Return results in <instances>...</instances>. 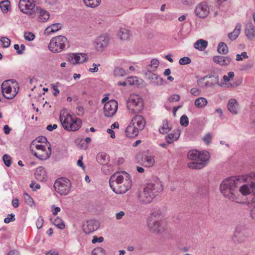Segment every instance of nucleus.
<instances>
[{
  "label": "nucleus",
  "instance_id": "23",
  "mask_svg": "<svg viewBox=\"0 0 255 255\" xmlns=\"http://www.w3.org/2000/svg\"><path fill=\"white\" fill-rule=\"evenodd\" d=\"M213 60L215 63L221 66H227L230 63L231 59L229 56L218 55L214 56Z\"/></svg>",
  "mask_w": 255,
  "mask_h": 255
},
{
  "label": "nucleus",
  "instance_id": "20",
  "mask_svg": "<svg viewBox=\"0 0 255 255\" xmlns=\"http://www.w3.org/2000/svg\"><path fill=\"white\" fill-rule=\"evenodd\" d=\"M130 124L134 126L139 130H142L145 127V121L141 115H136L132 119Z\"/></svg>",
  "mask_w": 255,
  "mask_h": 255
},
{
  "label": "nucleus",
  "instance_id": "40",
  "mask_svg": "<svg viewBox=\"0 0 255 255\" xmlns=\"http://www.w3.org/2000/svg\"><path fill=\"white\" fill-rule=\"evenodd\" d=\"M199 153L200 152L197 150H191L188 152L187 155L190 159L197 161Z\"/></svg>",
  "mask_w": 255,
  "mask_h": 255
},
{
  "label": "nucleus",
  "instance_id": "48",
  "mask_svg": "<svg viewBox=\"0 0 255 255\" xmlns=\"http://www.w3.org/2000/svg\"><path fill=\"white\" fill-rule=\"evenodd\" d=\"M0 41L2 43V46L4 48H7L10 46V40L6 37H1Z\"/></svg>",
  "mask_w": 255,
  "mask_h": 255
},
{
  "label": "nucleus",
  "instance_id": "60",
  "mask_svg": "<svg viewBox=\"0 0 255 255\" xmlns=\"http://www.w3.org/2000/svg\"><path fill=\"white\" fill-rule=\"evenodd\" d=\"M104 241V238L102 237H100L99 238L97 237L96 236H94L93 237V239L92 241V243L93 244H95L96 243H102Z\"/></svg>",
  "mask_w": 255,
  "mask_h": 255
},
{
  "label": "nucleus",
  "instance_id": "35",
  "mask_svg": "<svg viewBox=\"0 0 255 255\" xmlns=\"http://www.w3.org/2000/svg\"><path fill=\"white\" fill-rule=\"evenodd\" d=\"M11 87L6 88L4 90L2 91L3 96L7 99H12L16 95L15 94H11Z\"/></svg>",
  "mask_w": 255,
  "mask_h": 255
},
{
  "label": "nucleus",
  "instance_id": "58",
  "mask_svg": "<svg viewBox=\"0 0 255 255\" xmlns=\"http://www.w3.org/2000/svg\"><path fill=\"white\" fill-rule=\"evenodd\" d=\"M44 223V220L42 217L40 216L39 217V218L37 219L36 225V227L38 229H40L42 228Z\"/></svg>",
  "mask_w": 255,
  "mask_h": 255
},
{
  "label": "nucleus",
  "instance_id": "37",
  "mask_svg": "<svg viewBox=\"0 0 255 255\" xmlns=\"http://www.w3.org/2000/svg\"><path fill=\"white\" fill-rule=\"evenodd\" d=\"M118 35L121 39L126 40L129 36V31L128 29L122 28L118 32Z\"/></svg>",
  "mask_w": 255,
  "mask_h": 255
},
{
  "label": "nucleus",
  "instance_id": "14",
  "mask_svg": "<svg viewBox=\"0 0 255 255\" xmlns=\"http://www.w3.org/2000/svg\"><path fill=\"white\" fill-rule=\"evenodd\" d=\"M246 227L244 225H238L234 233L232 240L235 243H243L245 240Z\"/></svg>",
  "mask_w": 255,
  "mask_h": 255
},
{
  "label": "nucleus",
  "instance_id": "59",
  "mask_svg": "<svg viewBox=\"0 0 255 255\" xmlns=\"http://www.w3.org/2000/svg\"><path fill=\"white\" fill-rule=\"evenodd\" d=\"M29 186L33 191H35L36 190L39 189L40 188V185L38 184H36V183L34 181L31 182Z\"/></svg>",
  "mask_w": 255,
  "mask_h": 255
},
{
  "label": "nucleus",
  "instance_id": "1",
  "mask_svg": "<svg viewBox=\"0 0 255 255\" xmlns=\"http://www.w3.org/2000/svg\"><path fill=\"white\" fill-rule=\"evenodd\" d=\"M240 182L239 177H229L224 180L220 185L222 194L231 201L239 204H243L240 195H236L235 192Z\"/></svg>",
  "mask_w": 255,
  "mask_h": 255
},
{
  "label": "nucleus",
  "instance_id": "61",
  "mask_svg": "<svg viewBox=\"0 0 255 255\" xmlns=\"http://www.w3.org/2000/svg\"><path fill=\"white\" fill-rule=\"evenodd\" d=\"M38 142L45 143L47 144V139L45 136H39L36 138Z\"/></svg>",
  "mask_w": 255,
  "mask_h": 255
},
{
  "label": "nucleus",
  "instance_id": "6",
  "mask_svg": "<svg viewBox=\"0 0 255 255\" xmlns=\"http://www.w3.org/2000/svg\"><path fill=\"white\" fill-rule=\"evenodd\" d=\"M210 158V154L208 151L200 152L197 161L188 163V167L191 169H200L206 164V162Z\"/></svg>",
  "mask_w": 255,
  "mask_h": 255
},
{
  "label": "nucleus",
  "instance_id": "15",
  "mask_svg": "<svg viewBox=\"0 0 255 255\" xmlns=\"http://www.w3.org/2000/svg\"><path fill=\"white\" fill-rule=\"evenodd\" d=\"M153 71L148 69L147 71H144L145 77L149 80L155 85H161L164 82V80L159 75L152 73Z\"/></svg>",
  "mask_w": 255,
  "mask_h": 255
},
{
  "label": "nucleus",
  "instance_id": "17",
  "mask_svg": "<svg viewBox=\"0 0 255 255\" xmlns=\"http://www.w3.org/2000/svg\"><path fill=\"white\" fill-rule=\"evenodd\" d=\"M195 12L199 17L205 18L209 13V7L206 2H201L196 6Z\"/></svg>",
  "mask_w": 255,
  "mask_h": 255
},
{
  "label": "nucleus",
  "instance_id": "27",
  "mask_svg": "<svg viewBox=\"0 0 255 255\" xmlns=\"http://www.w3.org/2000/svg\"><path fill=\"white\" fill-rule=\"evenodd\" d=\"M35 12L39 13L38 18L40 22H45L49 18V12L46 10L42 9L40 7H36Z\"/></svg>",
  "mask_w": 255,
  "mask_h": 255
},
{
  "label": "nucleus",
  "instance_id": "4",
  "mask_svg": "<svg viewBox=\"0 0 255 255\" xmlns=\"http://www.w3.org/2000/svg\"><path fill=\"white\" fill-rule=\"evenodd\" d=\"M68 43V40L65 36L59 35L51 39L48 48L52 52L59 53L64 50Z\"/></svg>",
  "mask_w": 255,
  "mask_h": 255
},
{
  "label": "nucleus",
  "instance_id": "5",
  "mask_svg": "<svg viewBox=\"0 0 255 255\" xmlns=\"http://www.w3.org/2000/svg\"><path fill=\"white\" fill-rule=\"evenodd\" d=\"M54 188L57 193L60 195H67L71 188L70 180L64 177L58 178L54 184Z\"/></svg>",
  "mask_w": 255,
  "mask_h": 255
},
{
  "label": "nucleus",
  "instance_id": "32",
  "mask_svg": "<svg viewBox=\"0 0 255 255\" xmlns=\"http://www.w3.org/2000/svg\"><path fill=\"white\" fill-rule=\"evenodd\" d=\"M208 42L203 39L197 40L194 44L195 48L200 51L204 50L207 46Z\"/></svg>",
  "mask_w": 255,
  "mask_h": 255
},
{
  "label": "nucleus",
  "instance_id": "29",
  "mask_svg": "<svg viewBox=\"0 0 255 255\" xmlns=\"http://www.w3.org/2000/svg\"><path fill=\"white\" fill-rule=\"evenodd\" d=\"M62 27V24L60 23L52 24L45 29V33L49 35L51 33L56 32L61 29Z\"/></svg>",
  "mask_w": 255,
  "mask_h": 255
},
{
  "label": "nucleus",
  "instance_id": "41",
  "mask_svg": "<svg viewBox=\"0 0 255 255\" xmlns=\"http://www.w3.org/2000/svg\"><path fill=\"white\" fill-rule=\"evenodd\" d=\"M171 130V128L169 127L168 122L167 120L163 121L162 127L161 129H159L160 133L162 134H165Z\"/></svg>",
  "mask_w": 255,
  "mask_h": 255
},
{
  "label": "nucleus",
  "instance_id": "54",
  "mask_svg": "<svg viewBox=\"0 0 255 255\" xmlns=\"http://www.w3.org/2000/svg\"><path fill=\"white\" fill-rule=\"evenodd\" d=\"M212 138V134L210 133H208L205 136H204L203 140L208 145L210 143Z\"/></svg>",
  "mask_w": 255,
  "mask_h": 255
},
{
  "label": "nucleus",
  "instance_id": "57",
  "mask_svg": "<svg viewBox=\"0 0 255 255\" xmlns=\"http://www.w3.org/2000/svg\"><path fill=\"white\" fill-rule=\"evenodd\" d=\"M235 76L233 72H230L228 74V76L224 75L223 76V80L225 82H228L231 79L233 78Z\"/></svg>",
  "mask_w": 255,
  "mask_h": 255
},
{
  "label": "nucleus",
  "instance_id": "33",
  "mask_svg": "<svg viewBox=\"0 0 255 255\" xmlns=\"http://www.w3.org/2000/svg\"><path fill=\"white\" fill-rule=\"evenodd\" d=\"M208 103L207 100L204 97H200L195 101V105L198 108H202L206 106Z\"/></svg>",
  "mask_w": 255,
  "mask_h": 255
},
{
  "label": "nucleus",
  "instance_id": "3",
  "mask_svg": "<svg viewBox=\"0 0 255 255\" xmlns=\"http://www.w3.org/2000/svg\"><path fill=\"white\" fill-rule=\"evenodd\" d=\"M59 119L63 128L66 130L76 131L81 127L82 121L80 119H73L71 115L65 111L61 112Z\"/></svg>",
  "mask_w": 255,
  "mask_h": 255
},
{
  "label": "nucleus",
  "instance_id": "19",
  "mask_svg": "<svg viewBox=\"0 0 255 255\" xmlns=\"http://www.w3.org/2000/svg\"><path fill=\"white\" fill-rule=\"evenodd\" d=\"M68 60L73 64L82 63L87 60L86 54L83 53H71L69 55Z\"/></svg>",
  "mask_w": 255,
  "mask_h": 255
},
{
  "label": "nucleus",
  "instance_id": "55",
  "mask_svg": "<svg viewBox=\"0 0 255 255\" xmlns=\"http://www.w3.org/2000/svg\"><path fill=\"white\" fill-rule=\"evenodd\" d=\"M15 220L14 215L10 214L7 215V217L4 219L5 223L8 224L11 221H14Z\"/></svg>",
  "mask_w": 255,
  "mask_h": 255
},
{
  "label": "nucleus",
  "instance_id": "38",
  "mask_svg": "<svg viewBox=\"0 0 255 255\" xmlns=\"http://www.w3.org/2000/svg\"><path fill=\"white\" fill-rule=\"evenodd\" d=\"M114 75L115 77H124L127 75L126 71L120 67H115L114 70Z\"/></svg>",
  "mask_w": 255,
  "mask_h": 255
},
{
  "label": "nucleus",
  "instance_id": "44",
  "mask_svg": "<svg viewBox=\"0 0 255 255\" xmlns=\"http://www.w3.org/2000/svg\"><path fill=\"white\" fill-rule=\"evenodd\" d=\"M10 3L8 0H3L0 2V7L4 12H6L9 8Z\"/></svg>",
  "mask_w": 255,
  "mask_h": 255
},
{
  "label": "nucleus",
  "instance_id": "63",
  "mask_svg": "<svg viewBox=\"0 0 255 255\" xmlns=\"http://www.w3.org/2000/svg\"><path fill=\"white\" fill-rule=\"evenodd\" d=\"M191 94L195 96L200 95V92L198 89L196 88H193L190 90Z\"/></svg>",
  "mask_w": 255,
  "mask_h": 255
},
{
  "label": "nucleus",
  "instance_id": "31",
  "mask_svg": "<svg viewBox=\"0 0 255 255\" xmlns=\"http://www.w3.org/2000/svg\"><path fill=\"white\" fill-rule=\"evenodd\" d=\"M241 25L239 23L236 26L233 32L228 34V37L231 40H235L239 36L241 32Z\"/></svg>",
  "mask_w": 255,
  "mask_h": 255
},
{
  "label": "nucleus",
  "instance_id": "47",
  "mask_svg": "<svg viewBox=\"0 0 255 255\" xmlns=\"http://www.w3.org/2000/svg\"><path fill=\"white\" fill-rule=\"evenodd\" d=\"M180 124L182 126L186 127L189 125V120L186 115L182 116L180 120Z\"/></svg>",
  "mask_w": 255,
  "mask_h": 255
},
{
  "label": "nucleus",
  "instance_id": "50",
  "mask_svg": "<svg viewBox=\"0 0 255 255\" xmlns=\"http://www.w3.org/2000/svg\"><path fill=\"white\" fill-rule=\"evenodd\" d=\"M10 82H11V83L13 84L15 83V81L12 79L4 81L1 84V90L3 91L6 88L11 87V85L9 84Z\"/></svg>",
  "mask_w": 255,
  "mask_h": 255
},
{
  "label": "nucleus",
  "instance_id": "13",
  "mask_svg": "<svg viewBox=\"0 0 255 255\" xmlns=\"http://www.w3.org/2000/svg\"><path fill=\"white\" fill-rule=\"evenodd\" d=\"M118 106V102L115 100H111L107 102L104 107L105 117L108 118L113 117L117 111Z\"/></svg>",
  "mask_w": 255,
  "mask_h": 255
},
{
  "label": "nucleus",
  "instance_id": "26",
  "mask_svg": "<svg viewBox=\"0 0 255 255\" xmlns=\"http://www.w3.org/2000/svg\"><path fill=\"white\" fill-rule=\"evenodd\" d=\"M139 131L134 126L130 124L127 128L125 132L127 136L134 137L138 135Z\"/></svg>",
  "mask_w": 255,
  "mask_h": 255
},
{
  "label": "nucleus",
  "instance_id": "51",
  "mask_svg": "<svg viewBox=\"0 0 255 255\" xmlns=\"http://www.w3.org/2000/svg\"><path fill=\"white\" fill-rule=\"evenodd\" d=\"M92 255H105V251L102 248H96L92 251Z\"/></svg>",
  "mask_w": 255,
  "mask_h": 255
},
{
  "label": "nucleus",
  "instance_id": "62",
  "mask_svg": "<svg viewBox=\"0 0 255 255\" xmlns=\"http://www.w3.org/2000/svg\"><path fill=\"white\" fill-rule=\"evenodd\" d=\"M161 215V212L159 210H158L153 212L151 214V217L150 218H153V219H155L156 218L160 216Z\"/></svg>",
  "mask_w": 255,
  "mask_h": 255
},
{
  "label": "nucleus",
  "instance_id": "30",
  "mask_svg": "<svg viewBox=\"0 0 255 255\" xmlns=\"http://www.w3.org/2000/svg\"><path fill=\"white\" fill-rule=\"evenodd\" d=\"M97 161L102 165H107L110 160L109 156L106 153H99L97 156Z\"/></svg>",
  "mask_w": 255,
  "mask_h": 255
},
{
  "label": "nucleus",
  "instance_id": "46",
  "mask_svg": "<svg viewBox=\"0 0 255 255\" xmlns=\"http://www.w3.org/2000/svg\"><path fill=\"white\" fill-rule=\"evenodd\" d=\"M24 199L26 203L29 206L32 207L34 205V201L32 198L26 193H24Z\"/></svg>",
  "mask_w": 255,
  "mask_h": 255
},
{
  "label": "nucleus",
  "instance_id": "52",
  "mask_svg": "<svg viewBox=\"0 0 255 255\" xmlns=\"http://www.w3.org/2000/svg\"><path fill=\"white\" fill-rule=\"evenodd\" d=\"M24 38L27 41H32L35 38V35L30 32H25L24 33Z\"/></svg>",
  "mask_w": 255,
  "mask_h": 255
},
{
  "label": "nucleus",
  "instance_id": "28",
  "mask_svg": "<svg viewBox=\"0 0 255 255\" xmlns=\"http://www.w3.org/2000/svg\"><path fill=\"white\" fill-rule=\"evenodd\" d=\"M34 174L35 178L40 181H43L46 177L45 170L41 166L36 169Z\"/></svg>",
  "mask_w": 255,
  "mask_h": 255
},
{
  "label": "nucleus",
  "instance_id": "64",
  "mask_svg": "<svg viewBox=\"0 0 255 255\" xmlns=\"http://www.w3.org/2000/svg\"><path fill=\"white\" fill-rule=\"evenodd\" d=\"M35 148L39 150H41L42 152L47 151L46 150V147L44 145L42 144H36L35 145Z\"/></svg>",
  "mask_w": 255,
  "mask_h": 255
},
{
  "label": "nucleus",
  "instance_id": "39",
  "mask_svg": "<svg viewBox=\"0 0 255 255\" xmlns=\"http://www.w3.org/2000/svg\"><path fill=\"white\" fill-rule=\"evenodd\" d=\"M50 220L52 222L53 224L58 228L60 229H64L65 228V224L62 219L60 218H56L53 221H52V218H51Z\"/></svg>",
  "mask_w": 255,
  "mask_h": 255
},
{
  "label": "nucleus",
  "instance_id": "42",
  "mask_svg": "<svg viewBox=\"0 0 255 255\" xmlns=\"http://www.w3.org/2000/svg\"><path fill=\"white\" fill-rule=\"evenodd\" d=\"M159 62L157 59H152L150 61V64L147 67L146 71L148 70V69H149L153 71H155L159 65Z\"/></svg>",
  "mask_w": 255,
  "mask_h": 255
},
{
  "label": "nucleus",
  "instance_id": "2",
  "mask_svg": "<svg viewBox=\"0 0 255 255\" xmlns=\"http://www.w3.org/2000/svg\"><path fill=\"white\" fill-rule=\"evenodd\" d=\"M163 189V185L159 181L147 184L143 193L139 196L140 202L144 204L150 203Z\"/></svg>",
  "mask_w": 255,
  "mask_h": 255
},
{
  "label": "nucleus",
  "instance_id": "36",
  "mask_svg": "<svg viewBox=\"0 0 255 255\" xmlns=\"http://www.w3.org/2000/svg\"><path fill=\"white\" fill-rule=\"evenodd\" d=\"M86 6L90 7L98 6L101 2V0H83Z\"/></svg>",
  "mask_w": 255,
  "mask_h": 255
},
{
  "label": "nucleus",
  "instance_id": "45",
  "mask_svg": "<svg viewBox=\"0 0 255 255\" xmlns=\"http://www.w3.org/2000/svg\"><path fill=\"white\" fill-rule=\"evenodd\" d=\"M127 84L130 86L137 85L138 84V80L136 77H129L126 79Z\"/></svg>",
  "mask_w": 255,
  "mask_h": 255
},
{
  "label": "nucleus",
  "instance_id": "53",
  "mask_svg": "<svg viewBox=\"0 0 255 255\" xmlns=\"http://www.w3.org/2000/svg\"><path fill=\"white\" fill-rule=\"evenodd\" d=\"M191 62V59L188 57H184L180 59L179 63L180 65H186Z\"/></svg>",
  "mask_w": 255,
  "mask_h": 255
},
{
  "label": "nucleus",
  "instance_id": "9",
  "mask_svg": "<svg viewBox=\"0 0 255 255\" xmlns=\"http://www.w3.org/2000/svg\"><path fill=\"white\" fill-rule=\"evenodd\" d=\"M137 163L145 167H151L155 164L154 156L151 155L138 153L136 156Z\"/></svg>",
  "mask_w": 255,
  "mask_h": 255
},
{
  "label": "nucleus",
  "instance_id": "7",
  "mask_svg": "<svg viewBox=\"0 0 255 255\" xmlns=\"http://www.w3.org/2000/svg\"><path fill=\"white\" fill-rule=\"evenodd\" d=\"M127 108L134 114L140 112L143 109V102L137 96H130L127 101Z\"/></svg>",
  "mask_w": 255,
  "mask_h": 255
},
{
  "label": "nucleus",
  "instance_id": "10",
  "mask_svg": "<svg viewBox=\"0 0 255 255\" xmlns=\"http://www.w3.org/2000/svg\"><path fill=\"white\" fill-rule=\"evenodd\" d=\"M125 175V181L121 184H119L114 187L113 191L117 194H122L125 193L131 186V181L128 174L124 172Z\"/></svg>",
  "mask_w": 255,
  "mask_h": 255
},
{
  "label": "nucleus",
  "instance_id": "24",
  "mask_svg": "<svg viewBox=\"0 0 255 255\" xmlns=\"http://www.w3.org/2000/svg\"><path fill=\"white\" fill-rule=\"evenodd\" d=\"M228 109L233 114L237 115L238 113V109L239 103L235 99H231L228 103Z\"/></svg>",
  "mask_w": 255,
  "mask_h": 255
},
{
  "label": "nucleus",
  "instance_id": "21",
  "mask_svg": "<svg viewBox=\"0 0 255 255\" xmlns=\"http://www.w3.org/2000/svg\"><path fill=\"white\" fill-rule=\"evenodd\" d=\"M109 38L107 35H102L97 37L95 41L96 47L98 50L107 46Z\"/></svg>",
  "mask_w": 255,
  "mask_h": 255
},
{
  "label": "nucleus",
  "instance_id": "43",
  "mask_svg": "<svg viewBox=\"0 0 255 255\" xmlns=\"http://www.w3.org/2000/svg\"><path fill=\"white\" fill-rule=\"evenodd\" d=\"M179 136V133L178 132H177L176 134L173 133H169L166 136V141L168 144H170L172 142V139L177 140Z\"/></svg>",
  "mask_w": 255,
  "mask_h": 255
},
{
  "label": "nucleus",
  "instance_id": "12",
  "mask_svg": "<svg viewBox=\"0 0 255 255\" xmlns=\"http://www.w3.org/2000/svg\"><path fill=\"white\" fill-rule=\"evenodd\" d=\"M147 226L150 229L155 232L162 233L165 230L166 224L164 221H159L153 218H150L148 220Z\"/></svg>",
  "mask_w": 255,
  "mask_h": 255
},
{
  "label": "nucleus",
  "instance_id": "56",
  "mask_svg": "<svg viewBox=\"0 0 255 255\" xmlns=\"http://www.w3.org/2000/svg\"><path fill=\"white\" fill-rule=\"evenodd\" d=\"M180 99V97L179 95L177 94H174L168 98V101L170 102H177L179 101Z\"/></svg>",
  "mask_w": 255,
  "mask_h": 255
},
{
  "label": "nucleus",
  "instance_id": "8",
  "mask_svg": "<svg viewBox=\"0 0 255 255\" xmlns=\"http://www.w3.org/2000/svg\"><path fill=\"white\" fill-rule=\"evenodd\" d=\"M247 181L249 185H242L240 188V192L244 195L253 192L255 195V172L250 173L247 178Z\"/></svg>",
  "mask_w": 255,
  "mask_h": 255
},
{
  "label": "nucleus",
  "instance_id": "25",
  "mask_svg": "<svg viewBox=\"0 0 255 255\" xmlns=\"http://www.w3.org/2000/svg\"><path fill=\"white\" fill-rule=\"evenodd\" d=\"M245 33L249 39L255 37V28L252 22H248L246 25Z\"/></svg>",
  "mask_w": 255,
  "mask_h": 255
},
{
  "label": "nucleus",
  "instance_id": "49",
  "mask_svg": "<svg viewBox=\"0 0 255 255\" xmlns=\"http://www.w3.org/2000/svg\"><path fill=\"white\" fill-rule=\"evenodd\" d=\"M2 159L5 165L7 167H9L11 164V159L10 156L7 154H4L2 156Z\"/></svg>",
  "mask_w": 255,
  "mask_h": 255
},
{
  "label": "nucleus",
  "instance_id": "34",
  "mask_svg": "<svg viewBox=\"0 0 255 255\" xmlns=\"http://www.w3.org/2000/svg\"><path fill=\"white\" fill-rule=\"evenodd\" d=\"M217 51L221 54H226L228 52V47L227 44L223 42H220L218 47Z\"/></svg>",
  "mask_w": 255,
  "mask_h": 255
},
{
  "label": "nucleus",
  "instance_id": "22",
  "mask_svg": "<svg viewBox=\"0 0 255 255\" xmlns=\"http://www.w3.org/2000/svg\"><path fill=\"white\" fill-rule=\"evenodd\" d=\"M49 146L48 147V151L42 152L41 150H39L38 152L33 151L31 148L30 149L33 154L40 160H46L48 159L51 153V148L50 144L48 143Z\"/></svg>",
  "mask_w": 255,
  "mask_h": 255
},
{
  "label": "nucleus",
  "instance_id": "11",
  "mask_svg": "<svg viewBox=\"0 0 255 255\" xmlns=\"http://www.w3.org/2000/svg\"><path fill=\"white\" fill-rule=\"evenodd\" d=\"M18 7L21 12L30 15L35 12V3L30 0H20Z\"/></svg>",
  "mask_w": 255,
  "mask_h": 255
},
{
  "label": "nucleus",
  "instance_id": "18",
  "mask_svg": "<svg viewBox=\"0 0 255 255\" xmlns=\"http://www.w3.org/2000/svg\"><path fill=\"white\" fill-rule=\"evenodd\" d=\"M99 227V223L98 222L94 220H89L87 221L83 225V230L84 233L89 234L97 230Z\"/></svg>",
  "mask_w": 255,
  "mask_h": 255
},
{
  "label": "nucleus",
  "instance_id": "16",
  "mask_svg": "<svg viewBox=\"0 0 255 255\" xmlns=\"http://www.w3.org/2000/svg\"><path fill=\"white\" fill-rule=\"evenodd\" d=\"M123 173L122 174L120 172L115 173L111 176L109 180V184L112 189L125 181V175Z\"/></svg>",
  "mask_w": 255,
  "mask_h": 255
}]
</instances>
